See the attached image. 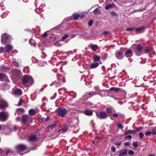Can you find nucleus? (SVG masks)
<instances>
[{
    "instance_id": "1",
    "label": "nucleus",
    "mask_w": 156,
    "mask_h": 156,
    "mask_svg": "<svg viewBox=\"0 0 156 156\" xmlns=\"http://www.w3.org/2000/svg\"><path fill=\"white\" fill-rule=\"evenodd\" d=\"M13 39L11 36L6 33L3 34L2 35L1 42L3 44L7 42H9Z\"/></svg>"
},
{
    "instance_id": "2",
    "label": "nucleus",
    "mask_w": 156,
    "mask_h": 156,
    "mask_svg": "<svg viewBox=\"0 0 156 156\" xmlns=\"http://www.w3.org/2000/svg\"><path fill=\"white\" fill-rule=\"evenodd\" d=\"M33 82V80L32 78L27 75H24L22 79V83L23 84H26L29 83L32 85Z\"/></svg>"
},
{
    "instance_id": "3",
    "label": "nucleus",
    "mask_w": 156,
    "mask_h": 156,
    "mask_svg": "<svg viewBox=\"0 0 156 156\" xmlns=\"http://www.w3.org/2000/svg\"><path fill=\"white\" fill-rule=\"evenodd\" d=\"M56 112L58 116L63 118L65 116L67 112V111L65 108L59 107L57 109Z\"/></svg>"
},
{
    "instance_id": "4",
    "label": "nucleus",
    "mask_w": 156,
    "mask_h": 156,
    "mask_svg": "<svg viewBox=\"0 0 156 156\" xmlns=\"http://www.w3.org/2000/svg\"><path fill=\"white\" fill-rule=\"evenodd\" d=\"M27 148V147L24 144H19L16 145L15 147V149L17 152H22Z\"/></svg>"
},
{
    "instance_id": "5",
    "label": "nucleus",
    "mask_w": 156,
    "mask_h": 156,
    "mask_svg": "<svg viewBox=\"0 0 156 156\" xmlns=\"http://www.w3.org/2000/svg\"><path fill=\"white\" fill-rule=\"evenodd\" d=\"M8 116V113H5L4 112H0V121L4 122L7 120Z\"/></svg>"
},
{
    "instance_id": "6",
    "label": "nucleus",
    "mask_w": 156,
    "mask_h": 156,
    "mask_svg": "<svg viewBox=\"0 0 156 156\" xmlns=\"http://www.w3.org/2000/svg\"><path fill=\"white\" fill-rule=\"evenodd\" d=\"M12 74L13 77L19 78L21 76V72L20 71L17 69H13L12 71Z\"/></svg>"
},
{
    "instance_id": "7",
    "label": "nucleus",
    "mask_w": 156,
    "mask_h": 156,
    "mask_svg": "<svg viewBox=\"0 0 156 156\" xmlns=\"http://www.w3.org/2000/svg\"><path fill=\"white\" fill-rule=\"evenodd\" d=\"M97 117L99 119H105L107 117V114L105 112L102 111L99 113H96Z\"/></svg>"
},
{
    "instance_id": "8",
    "label": "nucleus",
    "mask_w": 156,
    "mask_h": 156,
    "mask_svg": "<svg viewBox=\"0 0 156 156\" xmlns=\"http://www.w3.org/2000/svg\"><path fill=\"white\" fill-rule=\"evenodd\" d=\"M123 52L122 51H117L115 53L116 57L119 59H122L124 58Z\"/></svg>"
},
{
    "instance_id": "9",
    "label": "nucleus",
    "mask_w": 156,
    "mask_h": 156,
    "mask_svg": "<svg viewBox=\"0 0 156 156\" xmlns=\"http://www.w3.org/2000/svg\"><path fill=\"white\" fill-rule=\"evenodd\" d=\"M142 49V46L140 44H138L136 46V50H134V52L136 53L137 55L139 56L140 55V52Z\"/></svg>"
},
{
    "instance_id": "10",
    "label": "nucleus",
    "mask_w": 156,
    "mask_h": 156,
    "mask_svg": "<svg viewBox=\"0 0 156 156\" xmlns=\"http://www.w3.org/2000/svg\"><path fill=\"white\" fill-rule=\"evenodd\" d=\"M29 117L28 115H22V123L23 125L27 123L28 121Z\"/></svg>"
},
{
    "instance_id": "11",
    "label": "nucleus",
    "mask_w": 156,
    "mask_h": 156,
    "mask_svg": "<svg viewBox=\"0 0 156 156\" xmlns=\"http://www.w3.org/2000/svg\"><path fill=\"white\" fill-rule=\"evenodd\" d=\"M8 106V103L2 99L0 100V109H4L7 107Z\"/></svg>"
},
{
    "instance_id": "12",
    "label": "nucleus",
    "mask_w": 156,
    "mask_h": 156,
    "mask_svg": "<svg viewBox=\"0 0 156 156\" xmlns=\"http://www.w3.org/2000/svg\"><path fill=\"white\" fill-rule=\"evenodd\" d=\"M124 55L126 57L130 58L133 56V53L131 49H128L125 52Z\"/></svg>"
},
{
    "instance_id": "13",
    "label": "nucleus",
    "mask_w": 156,
    "mask_h": 156,
    "mask_svg": "<svg viewBox=\"0 0 156 156\" xmlns=\"http://www.w3.org/2000/svg\"><path fill=\"white\" fill-rule=\"evenodd\" d=\"M128 150L126 149H122L119 150V156H125L127 154Z\"/></svg>"
},
{
    "instance_id": "14",
    "label": "nucleus",
    "mask_w": 156,
    "mask_h": 156,
    "mask_svg": "<svg viewBox=\"0 0 156 156\" xmlns=\"http://www.w3.org/2000/svg\"><path fill=\"white\" fill-rule=\"evenodd\" d=\"M14 93L16 95L20 96L22 94V91L20 89L17 88L14 90Z\"/></svg>"
},
{
    "instance_id": "15",
    "label": "nucleus",
    "mask_w": 156,
    "mask_h": 156,
    "mask_svg": "<svg viewBox=\"0 0 156 156\" xmlns=\"http://www.w3.org/2000/svg\"><path fill=\"white\" fill-rule=\"evenodd\" d=\"M93 111L92 110H86L84 111V114L87 116H91L93 113Z\"/></svg>"
},
{
    "instance_id": "16",
    "label": "nucleus",
    "mask_w": 156,
    "mask_h": 156,
    "mask_svg": "<svg viewBox=\"0 0 156 156\" xmlns=\"http://www.w3.org/2000/svg\"><path fill=\"white\" fill-rule=\"evenodd\" d=\"M13 47L11 45L7 44L6 45L5 49H6L5 51L7 53H9L12 49Z\"/></svg>"
},
{
    "instance_id": "17",
    "label": "nucleus",
    "mask_w": 156,
    "mask_h": 156,
    "mask_svg": "<svg viewBox=\"0 0 156 156\" xmlns=\"http://www.w3.org/2000/svg\"><path fill=\"white\" fill-rule=\"evenodd\" d=\"M115 4L114 3H112L111 4L106 5H105V9L106 10H108L109 9H111L115 6Z\"/></svg>"
},
{
    "instance_id": "18",
    "label": "nucleus",
    "mask_w": 156,
    "mask_h": 156,
    "mask_svg": "<svg viewBox=\"0 0 156 156\" xmlns=\"http://www.w3.org/2000/svg\"><path fill=\"white\" fill-rule=\"evenodd\" d=\"M153 50V49L152 47L148 46L145 49V52L146 53H148L152 51Z\"/></svg>"
},
{
    "instance_id": "19",
    "label": "nucleus",
    "mask_w": 156,
    "mask_h": 156,
    "mask_svg": "<svg viewBox=\"0 0 156 156\" xmlns=\"http://www.w3.org/2000/svg\"><path fill=\"white\" fill-rule=\"evenodd\" d=\"M136 133V131L135 130H129L128 131H126V132H125L124 134V135H126L127 134H129L130 133H133V134H134L135 133Z\"/></svg>"
},
{
    "instance_id": "20",
    "label": "nucleus",
    "mask_w": 156,
    "mask_h": 156,
    "mask_svg": "<svg viewBox=\"0 0 156 156\" xmlns=\"http://www.w3.org/2000/svg\"><path fill=\"white\" fill-rule=\"evenodd\" d=\"M144 28V27H141L136 29L135 28V31L137 33H141L143 31Z\"/></svg>"
},
{
    "instance_id": "21",
    "label": "nucleus",
    "mask_w": 156,
    "mask_h": 156,
    "mask_svg": "<svg viewBox=\"0 0 156 156\" xmlns=\"http://www.w3.org/2000/svg\"><path fill=\"white\" fill-rule=\"evenodd\" d=\"M29 140L31 141H35L37 140L36 135H32L29 138Z\"/></svg>"
},
{
    "instance_id": "22",
    "label": "nucleus",
    "mask_w": 156,
    "mask_h": 156,
    "mask_svg": "<svg viewBox=\"0 0 156 156\" xmlns=\"http://www.w3.org/2000/svg\"><path fill=\"white\" fill-rule=\"evenodd\" d=\"M99 63L98 62H95L91 64L90 67L91 69H94L98 66Z\"/></svg>"
},
{
    "instance_id": "23",
    "label": "nucleus",
    "mask_w": 156,
    "mask_h": 156,
    "mask_svg": "<svg viewBox=\"0 0 156 156\" xmlns=\"http://www.w3.org/2000/svg\"><path fill=\"white\" fill-rule=\"evenodd\" d=\"M98 48V45L96 44L92 45L91 48V49L94 51H95Z\"/></svg>"
},
{
    "instance_id": "24",
    "label": "nucleus",
    "mask_w": 156,
    "mask_h": 156,
    "mask_svg": "<svg viewBox=\"0 0 156 156\" xmlns=\"http://www.w3.org/2000/svg\"><path fill=\"white\" fill-rule=\"evenodd\" d=\"M101 12L100 10L98 8L95 9L93 11V13L95 15L99 14Z\"/></svg>"
},
{
    "instance_id": "25",
    "label": "nucleus",
    "mask_w": 156,
    "mask_h": 156,
    "mask_svg": "<svg viewBox=\"0 0 156 156\" xmlns=\"http://www.w3.org/2000/svg\"><path fill=\"white\" fill-rule=\"evenodd\" d=\"M100 57L99 55H95L94 57V61L95 62L99 61L100 60Z\"/></svg>"
},
{
    "instance_id": "26",
    "label": "nucleus",
    "mask_w": 156,
    "mask_h": 156,
    "mask_svg": "<svg viewBox=\"0 0 156 156\" xmlns=\"http://www.w3.org/2000/svg\"><path fill=\"white\" fill-rule=\"evenodd\" d=\"M68 129V127L67 126L65 125L63 127L62 129H60L59 130V132H60L62 131H63L64 132H66L67 130Z\"/></svg>"
},
{
    "instance_id": "27",
    "label": "nucleus",
    "mask_w": 156,
    "mask_h": 156,
    "mask_svg": "<svg viewBox=\"0 0 156 156\" xmlns=\"http://www.w3.org/2000/svg\"><path fill=\"white\" fill-rule=\"evenodd\" d=\"M29 113L30 115H33L36 114V111L35 110L31 109L29 110Z\"/></svg>"
},
{
    "instance_id": "28",
    "label": "nucleus",
    "mask_w": 156,
    "mask_h": 156,
    "mask_svg": "<svg viewBox=\"0 0 156 156\" xmlns=\"http://www.w3.org/2000/svg\"><path fill=\"white\" fill-rule=\"evenodd\" d=\"M6 77L7 76L6 75L3 73H0V80L2 81L3 79Z\"/></svg>"
},
{
    "instance_id": "29",
    "label": "nucleus",
    "mask_w": 156,
    "mask_h": 156,
    "mask_svg": "<svg viewBox=\"0 0 156 156\" xmlns=\"http://www.w3.org/2000/svg\"><path fill=\"white\" fill-rule=\"evenodd\" d=\"M73 15V19L75 20H76L80 17V14H74Z\"/></svg>"
},
{
    "instance_id": "30",
    "label": "nucleus",
    "mask_w": 156,
    "mask_h": 156,
    "mask_svg": "<svg viewBox=\"0 0 156 156\" xmlns=\"http://www.w3.org/2000/svg\"><path fill=\"white\" fill-rule=\"evenodd\" d=\"M138 142L137 141H134L133 143V146L135 148H136L138 147Z\"/></svg>"
},
{
    "instance_id": "31",
    "label": "nucleus",
    "mask_w": 156,
    "mask_h": 156,
    "mask_svg": "<svg viewBox=\"0 0 156 156\" xmlns=\"http://www.w3.org/2000/svg\"><path fill=\"white\" fill-rule=\"evenodd\" d=\"M106 110L108 113H111L112 112V109L110 107H108L107 108Z\"/></svg>"
},
{
    "instance_id": "32",
    "label": "nucleus",
    "mask_w": 156,
    "mask_h": 156,
    "mask_svg": "<svg viewBox=\"0 0 156 156\" xmlns=\"http://www.w3.org/2000/svg\"><path fill=\"white\" fill-rule=\"evenodd\" d=\"M56 125L55 124H52L51 125L48 126V128L52 129L54 128L56 126Z\"/></svg>"
},
{
    "instance_id": "33",
    "label": "nucleus",
    "mask_w": 156,
    "mask_h": 156,
    "mask_svg": "<svg viewBox=\"0 0 156 156\" xmlns=\"http://www.w3.org/2000/svg\"><path fill=\"white\" fill-rule=\"evenodd\" d=\"M111 15L113 16H118V14L115 12L111 11Z\"/></svg>"
},
{
    "instance_id": "34",
    "label": "nucleus",
    "mask_w": 156,
    "mask_h": 156,
    "mask_svg": "<svg viewBox=\"0 0 156 156\" xmlns=\"http://www.w3.org/2000/svg\"><path fill=\"white\" fill-rule=\"evenodd\" d=\"M23 103H24V101H23L22 99H20L19 101L18 105V106H20L22 105Z\"/></svg>"
},
{
    "instance_id": "35",
    "label": "nucleus",
    "mask_w": 156,
    "mask_h": 156,
    "mask_svg": "<svg viewBox=\"0 0 156 156\" xmlns=\"http://www.w3.org/2000/svg\"><path fill=\"white\" fill-rule=\"evenodd\" d=\"M69 37V35L68 34H65L62 37V40H64L67 38Z\"/></svg>"
},
{
    "instance_id": "36",
    "label": "nucleus",
    "mask_w": 156,
    "mask_h": 156,
    "mask_svg": "<svg viewBox=\"0 0 156 156\" xmlns=\"http://www.w3.org/2000/svg\"><path fill=\"white\" fill-rule=\"evenodd\" d=\"M143 129V127L140 126V127H139L136 128L135 129V130L136 131H140L142 130V129Z\"/></svg>"
},
{
    "instance_id": "37",
    "label": "nucleus",
    "mask_w": 156,
    "mask_h": 156,
    "mask_svg": "<svg viewBox=\"0 0 156 156\" xmlns=\"http://www.w3.org/2000/svg\"><path fill=\"white\" fill-rule=\"evenodd\" d=\"M128 154L130 155H133L134 154V152L131 150H129L128 152Z\"/></svg>"
},
{
    "instance_id": "38",
    "label": "nucleus",
    "mask_w": 156,
    "mask_h": 156,
    "mask_svg": "<svg viewBox=\"0 0 156 156\" xmlns=\"http://www.w3.org/2000/svg\"><path fill=\"white\" fill-rule=\"evenodd\" d=\"M152 133V132L151 131H147L145 133V135L146 136L150 135Z\"/></svg>"
},
{
    "instance_id": "39",
    "label": "nucleus",
    "mask_w": 156,
    "mask_h": 156,
    "mask_svg": "<svg viewBox=\"0 0 156 156\" xmlns=\"http://www.w3.org/2000/svg\"><path fill=\"white\" fill-rule=\"evenodd\" d=\"M111 150L113 152H115L116 151L115 147L113 146H112L111 147Z\"/></svg>"
},
{
    "instance_id": "40",
    "label": "nucleus",
    "mask_w": 156,
    "mask_h": 156,
    "mask_svg": "<svg viewBox=\"0 0 156 156\" xmlns=\"http://www.w3.org/2000/svg\"><path fill=\"white\" fill-rule=\"evenodd\" d=\"M93 20H91L88 23V26H89V27H90V26H92L93 24Z\"/></svg>"
},
{
    "instance_id": "41",
    "label": "nucleus",
    "mask_w": 156,
    "mask_h": 156,
    "mask_svg": "<svg viewBox=\"0 0 156 156\" xmlns=\"http://www.w3.org/2000/svg\"><path fill=\"white\" fill-rule=\"evenodd\" d=\"M139 135L140 138V139H142V138H143L144 136V134L143 133L140 132L139 133Z\"/></svg>"
},
{
    "instance_id": "42",
    "label": "nucleus",
    "mask_w": 156,
    "mask_h": 156,
    "mask_svg": "<svg viewBox=\"0 0 156 156\" xmlns=\"http://www.w3.org/2000/svg\"><path fill=\"white\" fill-rule=\"evenodd\" d=\"M118 127L120 129H122L123 128V126L121 124H117Z\"/></svg>"
},
{
    "instance_id": "43",
    "label": "nucleus",
    "mask_w": 156,
    "mask_h": 156,
    "mask_svg": "<svg viewBox=\"0 0 156 156\" xmlns=\"http://www.w3.org/2000/svg\"><path fill=\"white\" fill-rule=\"evenodd\" d=\"M122 142L121 141L119 142H115V144L116 146H119L121 145V144L122 143Z\"/></svg>"
},
{
    "instance_id": "44",
    "label": "nucleus",
    "mask_w": 156,
    "mask_h": 156,
    "mask_svg": "<svg viewBox=\"0 0 156 156\" xmlns=\"http://www.w3.org/2000/svg\"><path fill=\"white\" fill-rule=\"evenodd\" d=\"M133 30H135V28H128L126 29V31H133Z\"/></svg>"
},
{
    "instance_id": "45",
    "label": "nucleus",
    "mask_w": 156,
    "mask_h": 156,
    "mask_svg": "<svg viewBox=\"0 0 156 156\" xmlns=\"http://www.w3.org/2000/svg\"><path fill=\"white\" fill-rule=\"evenodd\" d=\"M17 111H19L21 112H22L23 113L25 112V110L23 108H19L17 109Z\"/></svg>"
},
{
    "instance_id": "46",
    "label": "nucleus",
    "mask_w": 156,
    "mask_h": 156,
    "mask_svg": "<svg viewBox=\"0 0 156 156\" xmlns=\"http://www.w3.org/2000/svg\"><path fill=\"white\" fill-rule=\"evenodd\" d=\"M54 45L56 46H60L61 45V44L58 42H56L55 43Z\"/></svg>"
},
{
    "instance_id": "47",
    "label": "nucleus",
    "mask_w": 156,
    "mask_h": 156,
    "mask_svg": "<svg viewBox=\"0 0 156 156\" xmlns=\"http://www.w3.org/2000/svg\"><path fill=\"white\" fill-rule=\"evenodd\" d=\"M12 153V151L10 150H7L6 151V155H7V154H11Z\"/></svg>"
},
{
    "instance_id": "48",
    "label": "nucleus",
    "mask_w": 156,
    "mask_h": 156,
    "mask_svg": "<svg viewBox=\"0 0 156 156\" xmlns=\"http://www.w3.org/2000/svg\"><path fill=\"white\" fill-rule=\"evenodd\" d=\"M48 36V34L47 32H45L43 34L42 36L43 37H46Z\"/></svg>"
},
{
    "instance_id": "49",
    "label": "nucleus",
    "mask_w": 156,
    "mask_h": 156,
    "mask_svg": "<svg viewBox=\"0 0 156 156\" xmlns=\"http://www.w3.org/2000/svg\"><path fill=\"white\" fill-rule=\"evenodd\" d=\"M130 144V143L129 142H126L124 143V145L125 146H129Z\"/></svg>"
},
{
    "instance_id": "50",
    "label": "nucleus",
    "mask_w": 156,
    "mask_h": 156,
    "mask_svg": "<svg viewBox=\"0 0 156 156\" xmlns=\"http://www.w3.org/2000/svg\"><path fill=\"white\" fill-rule=\"evenodd\" d=\"M132 138V136L131 135H129L128 136H126L125 137V138L127 139V138H129V139H131Z\"/></svg>"
},
{
    "instance_id": "51",
    "label": "nucleus",
    "mask_w": 156,
    "mask_h": 156,
    "mask_svg": "<svg viewBox=\"0 0 156 156\" xmlns=\"http://www.w3.org/2000/svg\"><path fill=\"white\" fill-rule=\"evenodd\" d=\"M4 48L2 47H0V53H2L4 51Z\"/></svg>"
},
{
    "instance_id": "52",
    "label": "nucleus",
    "mask_w": 156,
    "mask_h": 156,
    "mask_svg": "<svg viewBox=\"0 0 156 156\" xmlns=\"http://www.w3.org/2000/svg\"><path fill=\"white\" fill-rule=\"evenodd\" d=\"M151 130H152L151 132H152V134L153 135L156 134V130H155L154 129H152Z\"/></svg>"
},
{
    "instance_id": "53",
    "label": "nucleus",
    "mask_w": 156,
    "mask_h": 156,
    "mask_svg": "<svg viewBox=\"0 0 156 156\" xmlns=\"http://www.w3.org/2000/svg\"><path fill=\"white\" fill-rule=\"evenodd\" d=\"M120 88H116L115 87L114 90L116 92H117L120 90Z\"/></svg>"
},
{
    "instance_id": "54",
    "label": "nucleus",
    "mask_w": 156,
    "mask_h": 156,
    "mask_svg": "<svg viewBox=\"0 0 156 156\" xmlns=\"http://www.w3.org/2000/svg\"><path fill=\"white\" fill-rule=\"evenodd\" d=\"M18 127L17 126H15L13 127V129L15 131L16 130L18 129Z\"/></svg>"
},
{
    "instance_id": "55",
    "label": "nucleus",
    "mask_w": 156,
    "mask_h": 156,
    "mask_svg": "<svg viewBox=\"0 0 156 156\" xmlns=\"http://www.w3.org/2000/svg\"><path fill=\"white\" fill-rule=\"evenodd\" d=\"M109 33V32L107 31H104L103 32V34L105 35H106Z\"/></svg>"
},
{
    "instance_id": "56",
    "label": "nucleus",
    "mask_w": 156,
    "mask_h": 156,
    "mask_svg": "<svg viewBox=\"0 0 156 156\" xmlns=\"http://www.w3.org/2000/svg\"><path fill=\"white\" fill-rule=\"evenodd\" d=\"M36 147V146H35V147H31L30 148V150H35Z\"/></svg>"
},
{
    "instance_id": "57",
    "label": "nucleus",
    "mask_w": 156,
    "mask_h": 156,
    "mask_svg": "<svg viewBox=\"0 0 156 156\" xmlns=\"http://www.w3.org/2000/svg\"><path fill=\"white\" fill-rule=\"evenodd\" d=\"M115 87H112L109 89L110 91L114 90Z\"/></svg>"
},
{
    "instance_id": "58",
    "label": "nucleus",
    "mask_w": 156,
    "mask_h": 156,
    "mask_svg": "<svg viewBox=\"0 0 156 156\" xmlns=\"http://www.w3.org/2000/svg\"><path fill=\"white\" fill-rule=\"evenodd\" d=\"M84 16V15L83 14L81 15L80 14V17L79 18H80V19H82V18H83Z\"/></svg>"
},
{
    "instance_id": "59",
    "label": "nucleus",
    "mask_w": 156,
    "mask_h": 156,
    "mask_svg": "<svg viewBox=\"0 0 156 156\" xmlns=\"http://www.w3.org/2000/svg\"><path fill=\"white\" fill-rule=\"evenodd\" d=\"M49 117L48 116H47V118L45 119V122H46L49 120Z\"/></svg>"
},
{
    "instance_id": "60",
    "label": "nucleus",
    "mask_w": 156,
    "mask_h": 156,
    "mask_svg": "<svg viewBox=\"0 0 156 156\" xmlns=\"http://www.w3.org/2000/svg\"><path fill=\"white\" fill-rule=\"evenodd\" d=\"M113 116L114 117L116 118L118 116V115L116 114H113Z\"/></svg>"
},
{
    "instance_id": "61",
    "label": "nucleus",
    "mask_w": 156,
    "mask_h": 156,
    "mask_svg": "<svg viewBox=\"0 0 156 156\" xmlns=\"http://www.w3.org/2000/svg\"><path fill=\"white\" fill-rule=\"evenodd\" d=\"M148 156H155V155L154 154H152L148 155Z\"/></svg>"
},
{
    "instance_id": "62",
    "label": "nucleus",
    "mask_w": 156,
    "mask_h": 156,
    "mask_svg": "<svg viewBox=\"0 0 156 156\" xmlns=\"http://www.w3.org/2000/svg\"><path fill=\"white\" fill-rule=\"evenodd\" d=\"M100 138V137L99 136H96L95 137V138L96 139H98L99 138Z\"/></svg>"
},
{
    "instance_id": "63",
    "label": "nucleus",
    "mask_w": 156,
    "mask_h": 156,
    "mask_svg": "<svg viewBox=\"0 0 156 156\" xmlns=\"http://www.w3.org/2000/svg\"><path fill=\"white\" fill-rule=\"evenodd\" d=\"M14 65H15L16 66H17L18 65V63L17 62L15 63L14 64Z\"/></svg>"
},
{
    "instance_id": "64",
    "label": "nucleus",
    "mask_w": 156,
    "mask_h": 156,
    "mask_svg": "<svg viewBox=\"0 0 156 156\" xmlns=\"http://www.w3.org/2000/svg\"><path fill=\"white\" fill-rule=\"evenodd\" d=\"M2 67V68L3 69H5L6 68L5 67V66H3Z\"/></svg>"
}]
</instances>
